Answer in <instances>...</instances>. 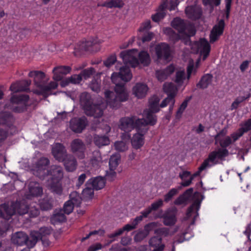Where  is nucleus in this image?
Masks as SVG:
<instances>
[{"instance_id": "obj_12", "label": "nucleus", "mask_w": 251, "mask_h": 251, "mask_svg": "<svg viewBox=\"0 0 251 251\" xmlns=\"http://www.w3.org/2000/svg\"><path fill=\"white\" fill-rule=\"evenodd\" d=\"M194 196L197 198L194 201L193 203L188 208L186 212V217L189 218L192 216V214L194 209L196 210V214L193 219L191 224H194L196 217L198 216V211L200 209L201 204L204 196L201 195L199 192H195Z\"/></svg>"}, {"instance_id": "obj_7", "label": "nucleus", "mask_w": 251, "mask_h": 251, "mask_svg": "<svg viewBox=\"0 0 251 251\" xmlns=\"http://www.w3.org/2000/svg\"><path fill=\"white\" fill-rule=\"evenodd\" d=\"M163 201L161 199L151 203V206L148 207L144 210L141 212V215L137 216L132 222V224L136 227L138 224L142 221L144 218H147L152 211L157 210L159 208L162 206Z\"/></svg>"}, {"instance_id": "obj_41", "label": "nucleus", "mask_w": 251, "mask_h": 251, "mask_svg": "<svg viewBox=\"0 0 251 251\" xmlns=\"http://www.w3.org/2000/svg\"><path fill=\"white\" fill-rule=\"evenodd\" d=\"M124 3L122 0H110L104 2L101 6L108 8L123 7Z\"/></svg>"}, {"instance_id": "obj_25", "label": "nucleus", "mask_w": 251, "mask_h": 251, "mask_svg": "<svg viewBox=\"0 0 251 251\" xmlns=\"http://www.w3.org/2000/svg\"><path fill=\"white\" fill-rule=\"evenodd\" d=\"M200 173L201 172H199V170H198V171L193 176H191L190 172L187 171H185L179 173V176L182 181L180 183L181 186L178 187V189H180L181 186L187 187L190 185L194 177L198 176Z\"/></svg>"}, {"instance_id": "obj_47", "label": "nucleus", "mask_w": 251, "mask_h": 251, "mask_svg": "<svg viewBox=\"0 0 251 251\" xmlns=\"http://www.w3.org/2000/svg\"><path fill=\"white\" fill-rule=\"evenodd\" d=\"M159 100L158 98H155L151 101H150L149 108L148 111L154 113H157L160 111V105H159Z\"/></svg>"}, {"instance_id": "obj_52", "label": "nucleus", "mask_w": 251, "mask_h": 251, "mask_svg": "<svg viewBox=\"0 0 251 251\" xmlns=\"http://www.w3.org/2000/svg\"><path fill=\"white\" fill-rule=\"evenodd\" d=\"M105 185V179L104 177H95V190L102 189Z\"/></svg>"}, {"instance_id": "obj_36", "label": "nucleus", "mask_w": 251, "mask_h": 251, "mask_svg": "<svg viewBox=\"0 0 251 251\" xmlns=\"http://www.w3.org/2000/svg\"><path fill=\"white\" fill-rule=\"evenodd\" d=\"M163 90L165 93L167 95V97L175 100L176 95L177 89L176 86L173 83H165L163 85Z\"/></svg>"}, {"instance_id": "obj_59", "label": "nucleus", "mask_w": 251, "mask_h": 251, "mask_svg": "<svg viewBox=\"0 0 251 251\" xmlns=\"http://www.w3.org/2000/svg\"><path fill=\"white\" fill-rule=\"evenodd\" d=\"M178 193V190L176 188L171 189L165 196H164V201L168 202L170 201L174 196L176 195Z\"/></svg>"}, {"instance_id": "obj_55", "label": "nucleus", "mask_w": 251, "mask_h": 251, "mask_svg": "<svg viewBox=\"0 0 251 251\" xmlns=\"http://www.w3.org/2000/svg\"><path fill=\"white\" fill-rule=\"evenodd\" d=\"M241 127L239 129L243 134L251 130V118L248 119L244 123L240 124Z\"/></svg>"}, {"instance_id": "obj_11", "label": "nucleus", "mask_w": 251, "mask_h": 251, "mask_svg": "<svg viewBox=\"0 0 251 251\" xmlns=\"http://www.w3.org/2000/svg\"><path fill=\"white\" fill-rule=\"evenodd\" d=\"M72 152L79 159H83L85 157V151L86 146L82 141L79 139H75L71 144Z\"/></svg>"}, {"instance_id": "obj_24", "label": "nucleus", "mask_w": 251, "mask_h": 251, "mask_svg": "<svg viewBox=\"0 0 251 251\" xmlns=\"http://www.w3.org/2000/svg\"><path fill=\"white\" fill-rule=\"evenodd\" d=\"M137 133L134 134L131 139V143L133 148L136 150L140 149L144 144V135L146 133H143L142 128L136 130Z\"/></svg>"}, {"instance_id": "obj_38", "label": "nucleus", "mask_w": 251, "mask_h": 251, "mask_svg": "<svg viewBox=\"0 0 251 251\" xmlns=\"http://www.w3.org/2000/svg\"><path fill=\"white\" fill-rule=\"evenodd\" d=\"M39 205L41 211H48L53 208L54 201L52 198H44L40 201Z\"/></svg>"}, {"instance_id": "obj_34", "label": "nucleus", "mask_w": 251, "mask_h": 251, "mask_svg": "<svg viewBox=\"0 0 251 251\" xmlns=\"http://www.w3.org/2000/svg\"><path fill=\"white\" fill-rule=\"evenodd\" d=\"M217 158L216 151H214L210 152L208 154V157L203 161L199 167V172H201L206 169V168L210 167L211 166L209 164V162L213 163L214 164H217V162L216 161Z\"/></svg>"}, {"instance_id": "obj_22", "label": "nucleus", "mask_w": 251, "mask_h": 251, "mask_svg": "<svg viewBox=\"0 0 251 251\" xmlns=\"http://www.w3.org/2000/svg\"><path fill=\"white\" fill-rule=\"evenodd\" d=\"M47 176H50V181H61L63 177V172L61 167L52 165L48 170Z\"/></svg>"}, {"instance_id": "obj_42", "label": "nucleus", "mask_w": 251, "mask_h": 251, "mask_svg": "<svg viewBox=\"0 0 251 251\" xmlns=\"http://www.w3.org/2000/svg\"><path fill=\"white\" fill-rule=\"evenodd\" d=\"M30 239L28 237L27 247L29 248H33L38 241L40 239V236L39 234L38 231H33L30 233Z\"/></svg>"}, {"instance_id": "obj_48", "label": "nucleus", "mask_w": 251, "mask_h": 251, "mask_svg": "<svg viewBox=\"0 0 251 251\" xmlns=\"http://www.w3.org/2000/svg\"><path fill=\"white\" fill-rule=\"evenodd\" d=\"M191 97L186 98L181 104L176 112V118L179 119L181 117L182 114L186 108L188 102L190 100Z\"/></svg>"}, {"instance_id": "obj_9", "label": "nucleus", "mask_w": 251, "mask_h": 251, "mask_svg": "<svg viewBox=\"0 0 251 251\" xmlns=\"http://www.w3.org/2000/svg\"><path fill=\"white\" fill-rule=\"evenodd\" d=\"M88 121L85 116L81 117H74L70 121V128L74 132L80 133L86 128Z\"/></svg>"}, {"instance_id": "obj_28", "label": "nucleus", "mask_w": 251, "mask_h": 251, "mask_svg": "<svg viewBox=\"0 0 251 251\" xmlns=\"http://www.w3.org/2000/svg\"><path fill=\"white\" fill-rule=\"evenodd\" d=\"M148 90L147 85L143 83H136L132 89L133 94L138 99L145 97Z\"/></svg>"}, {"instance_id": "obj_6", "label": "nucleus", "mask_w": 251, "mask_h": 251, "mask_svg": "<svg viewBox=\"0 0 251 251\" xmlns=\"http://www.w3.org/2000/svg\"><path fill=\"white\" fill-rule=\"evenodd\" d=\"M155 113L145 111V117L144 118H138V122L140 124V127L143 133H147L149 129V126H153L157 123V117Z\"/></svg>"}, {"instance_id": "obj_2", "label": "nucleus", "mask_w": 251, "mask_h": 251, "mask_svg": "<svg viewBox=\"0 0 251 251\" xmlns=\"http://www.w3.org/2000/svg\"><path fill=\"white\" fill-rule=\"evenodd\" d=\"M137 50L132 49L130 50L122 51L120 56L122 59L125 66L120 68L119 73H113L111 75V80L113 83L115 84L117 83V80L120 78L125 82L129 81L132 78V74L128 66L135 68L139 64V60L137 57L134 55L135 52H137Z\"/></svg>"}, {"instance_id": "obj_20", "label": "nucleus", "mask_w": 251, "mask_h": 251, "mask_svg": "<svg viewBox=\"0 0 251 251\" xmlns=\"http://www.w3.org/2000/svg\"><path fill=\"white\" fill-rule=\"evenodd\" d=\"M28 236L24 231H18L12 234L11 243L18 246L26 245L27 247Z\"/></svg>"}, {"instance_id": "obj_30", "label": "nucleus", "mask_w": 251, "mask_h": 251, "mask_svg": "<svg viewBox=\"0 0 251 251\" xmlns=\"http://www.w3.org/2000/svg\"><path fill=\"white\" fill-rule=\"evenodd\" d=\"M62 162L67 172H72L76 169L77 165L76 160L72 154L68 155Z\"/></svg>"}, {"instance_id": "obj_18", "label": "nucleus", "mask_w": 251, "mask_h": 251, "mask_svg": "<svg viewBox=\"0 0 251 251\" xmlns=\"http://www.w3.org/2000/svg\"><path fill=\"white\" fill-rule=\"evenodd\" d=\"M29 77L33 78L34 85L39 89L42 90L45 83L46 74L41 71H30L28 75Z\"/></svg>"}, {"instance_id": "obj_16", "label": "nucleus", "mask_w": 251, "mask_h": 251, "mask_svg": "<svg viewBox=\"0 0 251 251\" xmlns=\"http://www.w3.org/2000/svg\"><path fill=\"white\" fill-rule=\"evenodd\" d=\"M51 153L55 160L60 162H63L65 158L69 155L67 153L65 147L61 143H56L52 148Z\"/></svg>"}, {"instance_id": "obj_43", "label": "nucleus", "mask_w": 251, "mask_h": 251, "mask_svg": "<svg viewBox=\"0 0 251 251\" xmlns=\"http://www.w3.org/2000/svg\"><path fill=\"white\" fill-rule=\"evenodd\" d=\"M60 181L59 180L50 181V189L51 192L59 195H61L62 193V188Z\"/></svg>"}, {"instance_id": "obj_13", "label": "nucleus", "mask_w": 251, "mask_h": 251, "mask_svg": "<svg viewBox=\"0 0 251 251\" xmlns=\"http://www.w3.org/2000/svg\"><path fill=\"white\" fill-rule=\"evenodd\" d=\"M225 26V23L223 19L220 20L211 30L209 35L210 42L214 43L218 41L220 37L223 34Z\"/></svg>"}, {"instance_id": "obj_33", "label": "nucleus", "mask_w": 251, "mask_h": 251, "mask_svg": "<svg viewBox=\"0 0 251 251\" xmlns=\"http://www.w3.org/2000/svg\"><path fill=\"white\" fill-rule=\"evenodd\" d=\"M171 25L179 33L185 34L187 29V24L184 21L179 17H176L172 21Z\"/></svg>"}, {"instance_id": "obj_29", "label": "nucleus", "mask_w": 251, "mask_h": 251, "mask_svg": "<svg viewBox=\"0 0 251 251\" xmlns=\"http://www.w3.org/2000/svg\"><path fill=\"white\" fill-rule=\"evenodd\" d=\"M193 48H196L197 52H210L211 46L208 41L204 38H200L194 43Z\"/></svg>"}, {"instance_id": "obj_14", "label": "nucleus", "mask_w": 251, "mask_h": 251, "mask_svg": "<svg viewBox=\"0 0 251 251\" xmlns=\"http://www.w3.org/2000/svg\"><path fill=\"white\" fill-rule=\"evenodd\" d=\"M29 97L28 95L23 94L19 96H13L10 99V103L13 104L24 103L25 106H17L13 108V111L17 113H22L25 111V103L28 101Z\"/></svg>"}, {"instance_id": "obj_51", "label": "nucleus", "mask_w": 251, "mask_h": 251, "mask_svg": "<svg viewBox=\"0 0 251 251\" xmlns=\"http://www.w3.org/2000/svg\"><path fill=\"white\" fill-rule=\"evenodd\" d=\"M20 88V91L21 92H29L30 90L28 86L31 84L30 80H22L18 82Z\"/></svg>"}, {"instance_id": "obj_46", "label": "nucleus", "mask_w": 251, "mask_h": 251, "mask_svg": "<svg viewBox=\"0 0 251 251\" xmlns=\"http://www.w3.org/2000/svg\"><path fill=\"white\" fill-rule=\"evenodd\" d=\"M109 138L106 136H96L95 135V145L99 148L101 146H106L109 144Z\"/></svg>"}, {"instance_id": "obj_10", "label": "nucleus", "mask_w": 251, "mask_h": 251, "mask_svg": "<svg viewBox=\"0 0 251 251\" xmlns=\"http://www.w3.org/2000/svg\"><path fill=\"white\" fill-rule=\"evenodd\" d=\"M94 39L90 40H82L79 42L75 48L74 51L75 56H79L84 52H91L93 50Z\"/></svg>"}, {"instance_id": "obj_54", "label": "nucleus", "mask_w": 251, "mask_h": 251, "mask_svg": "<svg viewBox=\"0 0 251 251\" xmlns=\"http://www.w3.org/2000/svg\"><path fill=\"white\" fill-rule=\"evenodd\" d=\"M94 73V68L90 67L88 69H83L81 71L80 73L78 75H80L81 77V80L83 77L85 79H87L89 78L91 75Z\"/></svg>"}, {"instance_id": "obj_63", "label": "nucleus", "mask_w": 251, "mask_h": 251, "mask_svg": "<svg viewBox=\"0 0 251 251\" xmlns=\"http://www.w3.org/2000/svg\"><path fill=\"white\" fill-rule=\"evenodd\" d=\"M114 146L115 149L118 151H124L127 149L126 144L123 141L116 142Z\"/></svg>"}, {"instance_id": "obj_1", "label": "nucleus", "mask_w": 251, "mask_h": 251, "mask_svg": "<svg viewBox=\"0 0 251 251\" xmlns=\"http://www.w3.org/2000/svg\"><path fill=\"white\" fill-rule=\"evenodd\" d=\"M106 105L112 108H118L121 103L126 101L128 99V94L125 87V83H117L114 88V92L106 90L104 92ZM106 104H98L95 103V131L97 128V118L101 117L103 114V110Z\"/></svg>"}, {"instance_id": "obj_50", "label": "nucleus", "mask_w": 251, "mask_h": 251, "mask_svg": "<svg viewBox=\"0 0 251 251\" xmlns=\"http://www.w3.org/2000/svg\"><path fill=\"white\" fill-rule=\"evenodd\" d=\"M120 160V156H111L109 161V170H115L119 164Z\"/></svg>"}, {"instance_id": "obj_53", "label": "nucleus", "mask_w": 251, "mask_h": 251, "mask_svg": "<svg viewBox=\"0 0 251 251\" xmlns=\"http://www.w3.org/2000/svg\"><path fill=\"white\" fill-rule=\"evenodd\" d=\"M185 79V72L184 71H177L176 74L175 82L178 85H181Z\"/></svg>"}, {"instance_id": "obj_40", "label": "nucleus", "mask_w": 251, "mask_h": 251, "mask_svg": "<svg viewBox=\"0 0 251 251\" xmlns=\"http://www.w3.org/2000/svg\"><path fill=\"white\" fill-rule=\"evenodd\" d=\"M138 59L139 64H143L144 66H148L151 63V58L149 53L144 50L141 51L138 54Z\"/></svg>"}, {"instance_id": "obj_5", "label": "nucleus", "mask_w": 251, "mask_h": 251, "mask_svg": "<svg viewBox=\"0 0 251 251\" xmlns=\"http://www.w3.org/2000/svg\"><path fill=\"white\" fill-rule=\"evenodd\" d=\"M50 163V161L48 158L41 157L32 166L31 170L33 174L40 179H44L47 176Z\"/></svg>"}, {"instance_id": "obj_61", "label": "nucleus", "mask_w": 251, "mask_h": 251, "mask_svg": "<svg viewBox=\"0 0 251 251\" xmlns=\"http://www.w3.org/2000/svg\"><path fill=\"white\" fill-rule=\"evenodd\" d=\"M153 36V33L151 32H145L142 36H138V39L141 40L143 43H144L151 41Z\"/></svg>"}, {"instance_id": "obj_60", "label": "nucleus", "mask_w": 251, "mask_h": 251, "mask_svg": "<svg viewBox=\"0 0 251 251\" xmlns=\"http://www.w3.org/2000/svg\"><path fill=\"white\" fill-rule=\"evenodd\" d=\"M122 230L120 229H118L117 231H115L114 232L109 234L108 235V237L110 239V240L108 241V243L107 244V245H109L114 241H115L117 239V238L122 235Z\"/></svg>"}, {"instance_id": "obj_37", "label": "nucleus", "mask_w": 251, "mask_h": 251, "mask_svg": "<svg viewBox=\"0 0 251 251\" xmlns=\"http://www.w3.org/2000/svg\"><path fill=\"white\" fill-rule=\"evenodd\" d=\"M14 122L15 119L11 113L9 112H0V125H4L6 127Z\"/></svg>"}, {"instance_id": "obj_56", "label": "nucleus", "mask_w": 251, "mask_h": 251, "mask_svg": "<svg viewBox=\"0 0 251 251\" xmlns=\"http://www.w3.org/2000/svg\"><path fill=\"white\" fill-rule=\"evenodd\" d=\"M75 205L72 201H68L65 202L63 206V211L65 214L67 215L71 213L73 210Z\"/></svg>"}, {"instance_id": "obj_49", "label": "nucleus", "mask_w": 251, "mask_h": 251, "mask_svg": "<svg viewBox=\"0 0 251 251\" xmlns=\"http://www.w3.org/2000/svg\"><path fill=\"white\" fill-rule=\"evenodd\" d=\"M94 190L88 188V187H85L81 193L82 199L84 201H87L92 199L94 196Z\"/></svg>"}, {"instance_id": "obj_19", "label": "nucleus", "mask_w": 251, "mask_h": 251, "mask_svg": "<svg viewBox=\"0 0 251 251\" xmlns=\"http://www.w3.org/2000/svg\"><path fill=\"white\" fill-rule=\"evenodd\" d=\"M176 209L167 210L162 216H156L155 218H162L163 223L166 226H174L176 222Z\"/></svg>"}, {"instance_id": "obj_62", "label": "nucleus", "mask_w": 251, "mask_h": 251, "mask_svg": "<svg viewBox=\"0 0 251 251\" xmlns=\"http://www.w3.org/2000/svg\"><path fill=\"white\" fill-rule=\"evenodd\" d=\"M169 229L167 227H161L157 228L155 230L154 233L156 234L157 236H163L164 237H167L169 235Z\"/></svg>"}, {"instance_id": "obj_4", "label": "nucleus", "mask_w": 251, "mask_h": 251, "mask_svg": "<svg viewBox=\"0 0 251 251\" xmlns=\"http://www.w3.org/2000/svg\"><path fill=\"white\" fill-rule=\"evenodd\" d=\"M79 104L86 115L94 116V100L90 93L87 92L81 93L79 96Z\"/></svg>"}, {"instance_id": "obj_23", "label": "nucleus", "mask_w": 251, "mask_h": 251, "mask_svg": "<svg viewBox=\"0 0 251 251\" xmlns=\"http://www.w3.org/2000/svg\"><path fill=\"white\" fill-rule=\"evenodd\" d=\"M72 70V68L69 66H59L55 67L52 70L53 74V79L58 81L61 80L64 75L69 74Z\"/></svg>"}, {"instance_id": "obj_3", "label": "nucleus", "mask_w": 251, "mask_h": 251, "mask_svg": "<svg viewBox=\"0 0 251 251\" xmlns=\"http://www.w3.org/2000/svg\"><path fill=\"white\" fill-rule=\"evenodd\" d=\"M3 210L6 214V220L11 219L12 216L16 213L23 215L28 212L29 207L27 205L22 203L20 201H12L9 206L8 204H2Z\"/></svg>"}, {"instance_id": "obj_31", "label": "nucleus", "mask_w": 251, "mask_h": 251, "mask_svg": "<svg viewBox=\"0 0 251 251\" xmlns=\"http://www.w3.org/2000/svg\"><path fill=\"white\" fill-rule=\"evenodd\" d=\"M67 221V217L62 213V209L58 210L55 209L53 212V214L51 216L50 218V223L55 225L57 223H62Z\"/></svg>"}, {"instance_id": "obj_26", "label": "nucleus", "mask_w": 251, "mask_h": 251, "mask_svg": "<svg viewBox=\"0 0 251 251\" xmlns=\"http://www.w3.org/2000/svg\"><path fill=\"white\" fill-rule=\"evenodd\" d=\"M151 248H153L152 251H163L165 245L162 243V238L160 236H153L149 241Z\"/></svg>"}, {"instance_id": "obj_57", "label": "nucleus", "mask_w": 251, "mask_h": 251, "mask_svg": "<svg viewBox=\"0 0 251 251\" xmlns=\"http://www.w3.org/2000/svg\"><path fill=\"white\" fill-rule=\"evenodd\" d=\"M220 145L222 149H226L232 143V140L229 136H226L225 139L219 140Z\"/></svg>"}, {"instance_id": "obj_58", "label": "nucleus", "mask_w": 251, "mask_h": 251, "mask_svg": "<svg viewBox=\"0 0 251 251\" xmlns=\"http://www.w3.org/2000/svg\"><path fill=\"white\" fill-rule=\"evenodd\" d=\"M214 151H216L217 158L221 160L227 156L229 154V152L227 149L219 148L217 150Z\"/></svg>"}, {"instance_id": "obj_21", "label": "nucleus", "mask_w": 251, "mask_h": 251, "mask_svg": "<svg viewBox=\"0 0 251 251\" xmlns=\"http://www.w3.org/2000/svg\"><path fill=\"white\" fill-rule=\"evenodd\" d=\"M28 193L25 194V197L27 200H32L33 198L41 196L43 194V189L39 183L30 182L28 185Z\"/></svg>"}, {"instance_id": "obj_39", "label": "nucleus", "mask_w": 251, "mask_h": 251, "mask_svg": "<svg viewBox=\"0 0 251 251\" xmlns=\"http://www.w3.org/2000/svg\"><path fill=\"white\" fill-rule=\"evenodd\" d=\"M213 76L209 74H205L197 84V87L202 89L207 88L211 83Z\"/></svg>"}, {"instance_id": "obj_44", "label": "nucleus", "mask_w": 251, "mask_h": 251, "mask_svg": "<svg viewBox=\"0 0 251 251\" xmlns=\"http://www.w3.org/2000/svg\"><path fill=\"white\" fill-rule=\"evenodd\" d=\"M70 200L76 207H80L81 201L83 200L82 197L79 196V194L76 191L72 192L70 195Z\"/></svg>"}, {"instance_id": "obj_45", "label": "nucleus", "mask_w": 251, "mask_h": 251, "mask_svg": "<svg viewBox=\"0 0 251 251\" xmlns=\"http://www.w3.org/2000/svg\"><path fill=\"white\" fill-rule=\"evenodd\" d=\"M165 33L169 35L170 40L174 43L180 39V35L170 27L166 28Z\"/></svg>"}, {"instance_id": "obj_27", "label": "nucleus", "mask_w": 251, "mask_h": 251, "mask_svg": "<svg viewBox=\"0 0 251 251\" xmlns=\"http://www.w3.org/2000/svg\"><path fill=\"white\" fill-rule=\"evenodd\" d=\"M176 68L173 64H170L165 69L156 71V76L157 79L160 81H163L167 77L172 74L175 71Z\"/></svg>"}, {"instance_id": "obj_17", "label": "nucleus", "mask_w": 251, "mask_h": 251, "mask_svg": "<svg viewBox=\"0 0 251 251\" xmlns=\"http://www.w3.org/2000/svg\"><path fill=\"white\" fill-rule=\"evenodd\" d=\"M58 84L56 82L51 81L48 85H44L42 90H32V92L38 96H43L41 100H46L47 98L52 94V90L57 88Z\"/></svg>"}, {"instance_id": "obj_35", "label": "nucleus", "mask_w": 251, "mask_h": 251, "mask_svg": "<svg viewBox=\"0 0 251 251\" xmlns=\"http://www.w3.org/2000/svg\"><path fill=\"white\" fill-rule=\"evenodd\" d=\"M14 123L9 124L6 127V130L0 128V143L4 141L9 134L13 135L17 132V127L14 126Z\"/></svg>"}, {"instance_id": "obj_32", "label": "nucleus", "mask_w": 251, "mask_h": 251, "mask_svg": "<svg viewBox=\"0 0 251 251\" xmlns=\"http://www.w3.org/2000/svg\"><path fill=\"white\" fill-rule=\"evenodd\" d=\"M185 12L188 18L193 20L200 19L202 14L201 9L196 6H191L187 8Z\"/></svg>"}, {"instance_id": "obj_15", "label": "nucleus", "mask_w": 251, "mask_h": 251, "mask_svg": "<svg viewBox=\"0 0 251 251\" xmlns=\"http://www.w3.org/2000/svg\"><path fill=\"white\" fill-rule=\"evenodd\" d=\"M155 51L157 58L168 60L171 56V49L168 44L161 43L155 47Z\"/></svg>"}, {"instance_id": "obj_8", "label": "nucleus", "mask_w": 251, "mask_h": 251, "mask_svg": "<svg viewBox=\"0 0 251 251\" xmlns=\"http://www.w3.org/2000/svg\"><path fill=\"white\" fill-rule=\"evenodd\" d=\"M119 127L125 132H129L133 129L139 130L140 126L138 122V118L132 116L122 118L120 120Z\"/></svg>"}, {"instance_id": "obj_64", "label": "nucleus", "mask_w": 251, "mask_h": 251, "mask_svg": "<svg viewBox=\"0 0 251 251\" xmlns=\"http://www.w3.org/2000/svg\"><path fill=\"white\" fill-rule=\"evenodd\" d=\"M187 198L182 194L177 197L174 201V203L176 205H180L181 204H185L188 201Z\"/></svg>"}]
</instances>
